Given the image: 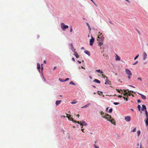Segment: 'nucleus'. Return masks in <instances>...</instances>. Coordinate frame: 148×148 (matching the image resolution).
I'll list each match as a JSON object with an SVG mask.
<instances>
[{
	"label": "nucleus",
	"mask_w": 148,
	"mask_h": 148,
	"mask_svg": "<svg viewBox=\"0 0 148 148\" xmlns=\"http://www.w3.org/2000/svg\"><path fill=\"white\" fill-rule=\"evenodd\" d=\"M147 108L146 106L144 104L142 105L141 110L144 111L145 110V113L146 116V118L145 119V121L146 126H148V112L147 110ZM148 129V127H147Z\"/></svg>",
	"instance_id": "1"
},
{
	"label": "nucleus",
	"mask_w": 148,
	"mask_h": 148,
	"mask_svg": "<svg viewBox=\"0 0 148 148\" xmlns=\"http://www.w3.org/2000/svg\"><path fill=\"white\" fill-rule=\"evenodd\" d=\"M71 115H69V116H66V117L68 118V119L70 121H71L73 123H79L82 126H86L87 125V124L84 121H82V122L80 123H79V121L74 120L71 117Z\"/></svg>",
	"instance_id": "2"
},
{
	"label": "nucleus",
	"mask_w": 148,
	"mask_h": 148,
	"mask_svg": "<svg viewBox=\"0 0 148 148\" xmlns=\"http://www.w3.org/2000/svg\"><path fill=\"white\" fill-rule=\"evenodd\" d=\"M61 27L63 31H65L66 29L68 28L69 26L67 25H65L64 23H61Z\"/></svg>",
	"instance_id": "3"
},
{
	"label": "nucleus",
	"mask_w": 148,
	"mask_h": 148,
	"mask_svg": "<svg viewBox=\"0 0 148 148\" xmlns=\"http://www.w3.org/2000/svg\"><path fill=\"white\" fill-rule=\"evenodd\" d=\"M102 117L107 119V120L108 121H110L112 123H112L110 119H109V118L110 119H111V116L109 114H105V116H102Z\"/></svg>",
	"instance_id": "4"
},
{
	"label": "nucleus",
	"mask_w": 148,
	"mask_h": 148,
	"mask_svg": "<svg viewBox=\"0 0 148 148\" xmlns=\"http://www.w3.org/2000/svg\"><path fill=\"white\" fill-rule=\"evenodd\" d=\"M125 71L126 74L129 76H131L132 75V73L131 71L128 69H126Z\"/></svg>",
	"instance_id": "5"
},
{
	"label": "nucleus",
	"mask_w": 148,
	"mask_h": 148,
	"mask_svg": "<svg viewBox=\"0 0 148 148\" xmlns=\"http://www.w3.org/2000/svg\"><path fill=\"white\" fill-rule=\"evenodd\" d=\"M91 39L90 40V45L92 46L95 41V39L92 36H91Z\"/></svg>",
	"instance_id": "6"
},
{
	"label": "nucleus",
	"mask_w": 148,
	"mask_h": 148,
	"mask_svg": "<svg viewBox=\"0 0 148 148\" xmlns=\"http://www.w3.org/2000/svg\"><path fill=\"white\" fill-rule=\"evenodd\" d=\"M131 119V117L129 116H125V120L127 122H129L130 121Z\"/></svg>",
	"instance_id": "7"
},
{
	"label": "nucleus",
	"mask_w": 148,
	"mask_h": 148,
	"mask_svg": "<svg viewBox=\"0 0 148 148\" xmlns=\"http://www.w3.org/2000/svg\"><path fill=\"white\" fill-rule=\"evenodd\" d=\"M116 90L117 92L120 93V94H123V95L125 96H126L127 95V92L125 93H123V92L122 90H121V91H122L121 92V91L119 89H116Z\"/></svg>",
	"instance_id": "8"
},
{
	"label": "nucleus",
	"mask_w": 148,
	"mask_h": 148,
	"mask_svg": "<svg viewBox=\"0 0 148 148\" xmlns=\"http://www.w3.org/2000/svg\"><path fill=\"white\" fill-rule=\"evenodd\" d=\"M69 45L71 47V49L73 52H75V49L74 48L73 45L72 43L69 44Z\"/></svg>",
	"instance_id": "9"
},
{
	"label": "nucleus",
	"mask_w": 148,
	"mask_h": 148,
	"mask_svg": "<svg viewBox=\"0 0 148 148\" xmlns=\"http://www.w3.org/2000/svg\"><path fill=\"white\" fill-rule=\"evenodd\" d=\"M137 93L138 94V95H139L141 96L142 98L143 99L145 100L146 99V97L145 95H143V94H142L140 93L139 92H137Z\"/></svg>",
	"instance_id": "10"
},
{
	"label": "nucleus",
	"mask_w": 148,
	"mask_h": 148,
	"mask_svg": "<svg viewBox=\"0 0 148 148\" xmlns=\"http://www.w3.org/2000/svg\"><path fill=\"white\" fill-rule=\"evenodd\" d=\"M99 41L103 42L104 40V37L103 35L101 36L100 37H99Z\"/></svg>",
	"instance_id": "11"
},
{
	"label": "nucleus",
	"mask_w": 148,
	"mask_h": 148,
	"mask_svg": "<svg viewBox=\"0 0 148 148\" xmlns=\"http://www.w3.org/2000/svg\"><path fill=\"white\" fill-rule=\"evenodd\" d=\"M84 52L85 54L87 55L88 56H90V53L89 51L85 50L84 51Z\"/></svg>",
	"instance_id": "12"
},
{
	"label": "nucleus",
	"mask_w": 148,
	"mask_h": 148,
	"mask_svg": "<svg viewBox=\"0 0 148 148\" xmlns=\"http://www.w3.org/2000/svg\"><path fill=\"white\" fill-rule=\"evenodd\" d=\"M37 69L39 72L40 73V64L39 63L37 64Z\"/></svg>",
	"instance_id": "13"
},
{
	"label": "nucleus",
	"mask_w": 148,
	"mask_h": 148,
	"mask_svg": "<svg viewBox=\"0 0 148 148\" xmlns=\"http://www.w3.org/2000/svg\"><path fill=\"white\" fill-rule=\"evenodd\" d=\"M147 56V53L145 52H144L143 54V58L144 60H145Z\"/></svg>",
	"instance_id": "14"
},
{
	"label": "nucleus",
	"mask_w": 148,
	"mask_h": 148,
	"mask_svg": "<svg viewBox=\"0 0 148 148\" xmlns=\"http://www.w3.org/2000/svg\"><path fill=\"white\" fill-rule=\"evenodd\" d=\"M61 101H62L61 100L56 101V106H58L60 104Z\"/></svg>",
	"instance_id": "15"
},
{
	"label": "nucleus",
	"mask_w": 148,
	"mask_h": 148,
	"mask_svg": "<svg viewBox=\"0 0 148 148\" xmlns=\"http://www.w3.org/2000/svg\"><path fill=\"white\" fill-rule=\"evenodd\" d=\"M106 82L105 83V84H110V82H109V80L108 79V78L107 77H106Z\"/></svg>",
	"instance_id": "16"
},
{
	"label": "nucleus",
	"mask_w": 148,
	"mask_h": 148,
	"mask_svg": "<svg viewBox=\"0 0 148 148\" xmlns=\"http://www.w3.org/2000/svg\"><path fill=\"white\" fill-rule=\"evenodd\" d=\"M94 82H95V83H98V84H100V81L97 79H95L93 81Z\"/></svg>",
	"instance_id": "17"
},
{
	"label": "nucleus",
	"mask_w": 148,
	"mask_h": 148,
	"mask_svg": "<svg viewBox=\"0 0 148 148\" xmlns=\"http://www.w3.org/2000/svg\"><path fill=\"white\" fill-rule=\"evenodd\" d=\"M96 71L99 73H100L101 74L103 73V72L100 69L99 70H96Z\"/></svg>",
	"instance_id": "18"
},
{
	"label": "nucleus",
	"mask_w": 148,
	"mask_h": 148,
	"mask_svg": "<svg viewBox=\"0 0 148 148\" xmlns=\"http://www.w3.org/2000/svg\"><path fill=\"white\" fill-rule=\"evenodd\" d=\"M86 24L87 26L88 27L89 30L90 31L91 30V28L90 27V26L89 24V23H86Z\"/></svg>",
	"instance_id": "19"
},
{
	"label": "nucleus",
	"mask_w": 148,
	"mask_h": 148,
	"mask_svg": "<svg viewBox=\"0 0 148 148\" xmlns=\"http://www.w3.org/2000/svg\"><path fill=\"white\" fill-rule=\"evenodd\" d=\"M103 44V42L102 41H99L98 42V45L99 46H101Z\"/></svg>",
	"instance_id": "20"
},
{
	"label": "nucleus",
	"mask_w": 148,
	"mask_h": 148,
	"mask_svg": "<svg viewBox=\"0 0 148 148\" xmlns=\"http://www.w3.org/2000/svg\"><path fill=\"white\" fill-rule=\"evenodd\" d=\"M120 57H119V56H118L117 55L116 57L115 58V60L116 61H119L120 60Z\"/></svg>",
	"instance_id": "21"
},
{
	"label": "nucleus",
	"mask_w": 148,
	"mask_h": 148,
	"mask_svg": "<svg viewBox=\"0 0 148 148\" xmlns=\"http://www.w3.org/2000/svg\"><path fill=\"white\" fill-rule=\"evenodd\" d=\"M75 53L74 55L77 58H78L79 57V55L77 54V53L75 51V52H74Z\"/></svg>",
	"instance_id": "22"
},
{
	"label": "nucleus",
	"mask_w": 148,
	"mask_h": 148,
	"mask_svg": "<svg viewBox=\"0 0 148 148\" xmlns=\"http://www.w3.org/2000/svg\"><path fill=\"white\" fill-rule=\"evenodd\" d=\"M69 84L72 85H75V84L74 83L73 81H71L69 83Z\"/></svg>",
	"instance_id": "23"
},
{
	"label": "nucleus",
	"mask_w": 148,
	"mask_h": 148,
	"mask_svg": "<svg viewBox=\"0 0 148 148\" xmlns=\"http://www.w3.org/2000/svg\"><path fill=\"white\" fill-rule=\"evenodd\" d=\"M59 80L60 82H64V79H62V78H59V79H58Z\"/></svg>",
	"instance_id": "24"
},
{
	"label": "nucleus",
	"mask_w": 148,
	"mask_h": 148,
	"mask_svg": "<svg viewBox=\"0 0 148 148\" xmlns=\"http://www.w3.org/2000/svg\"><path fill=\"white\" fill-rule=\"evenodd\" d=\"M126 90H124V91L125 92ZM127 90V91H129V92H132V93H135V92H134V91H132V90H129L128 89H127V90Z\"/></svg>",
	"instance_id": "25"
},
{
	"label": "nucleus",
	"mask_w": 148,
	"mask_h": 148,
	"mask_svg": "<svg viewBox=\"0 0 148 148\" xmlns=\"http://www.w3.org/2000/svg\"><path fill=\"white\" fill-rule=\"evenodd\" d=\"M91 104L90 103H88L86 104L85 106V107H86V108L88 107V106L90 105Z\"/></svg>",
	"instance_id": "26"
},
{
	"label": "nucleus",
	"mask_w": 148,
	"mask_h": 148,
	"mask_svg": "<svg viewBox=\"0 0 148 148\" xmlns=\"http://www.w3.org/2000/svg\"><path fill=\"white\" fill-rule=\"evenodd\" d=\"M137 108L140 111V110L141 108V106L140 105H138L137 106Z\"/></svg>",
	"instance_id": "27"
},
{
	"label": "nucleus",
	"mask_w": 148,
	"mask_h": 148,
	"mask_svg": "<svg viewBox=\"0 0 148 148\" xmlns=\"http://www.w3.org/2000/svg\"><path fill=\"white\" fill-rule=\"evenodd\" d=\"M77 101H76V100L74 101H73L71 103L72 104H75L77 103Z\"/></svg>",
	"instance_id": "28"
},
{
	"label": "nucleus",
	"mask_w": 148,
	"mask_h": 148,
	"mask_svg": "<svg viewBox=\"0 0 148 148\" xmlns=\"http://www.w3.org/2000/svg\"><path fill=\"white\" fill-rule=\"evenodd\" d=\"M140 133H141V132H140V130H138L137 131V135L138 136H139L140 135Z\"/></svg>",
	"instance_id": "29"
},
{
	"label": "nucleus",
	"mask_w": 148,
	"mask_h": 148,
	"mask_svg": "<svg viewBox=\"0 0 148 148\" xmlns=\"http://www.w3.org/2000/svg\"><path fill=\"white\" fill-rule=\"evenodd\" d=\"M112 108H110L109 110V112L110 113H111L112 112Z\"/></svg>",
	"instance_id": "30"
},
{
	"label": "nucleus",
	"mask_w": 148,
	"mask_h": 148,
	"mask_svg": "<svg viewBox=\"0 0 148 148\" xmlns=\"http://www.w3.org/2000/svg\"><path fill=\"white\" fill-rule=\"evenodd\" d=\"M139 56V54H138V55H137V56H136L134 58V60H136V59H137L138 57Z\"/></svg>",
	"instance_id": "31"
},
{
	"label": "nucleus",
	"mask_w": 148,
	"mask_h": 148,
	"mask_svg": "<svg viewBox=\"0 0 148 148\" xmlns=\"http://www.w3.org/2000/svg\"><path fill=\"white\" fill-rule=\"evenodd\" d=\"M136 127H135V128H134L133 130H132V131H131V132H136Z\"/></svg>",
	"instance_id": "32"
},
{
	"label": "nucleus",
	"mask_w": 148,
	"mask_h": 148,
	"mask_svg": "<svg viewBox=\"0 0 148 148\" xmlns=\"http://www.w3.org/2000/svg\"><path fill=\"white\" fill-rule=\"evenodd\" d=\"M123 97V99L125 100L126 101H128V98H127L125 97Z\"/></svg>",
	"instance_id": "33"
},
{
	"label": "nucleus",
	"mask_w": 148,
	"mask_h": 148,
	"mask_svg": "<svg viewBox=\"0 0 148 148\" xmlns=\"http://www.w3.org/2000/svg\"><path fill=\"white\" fill-rule=\"evenodd\" d=\"M42 79L44 81V82H46V80L45 79L44 76L42 74Z\"/></svg>",
	"instance_id": "34"
},
{
	"label": "nucleus",
	"mask_w": 148,
	"mask_h": 148,
	"mask_svg": "<svg viewBox=\"0 0 148 148\" xmlns=\"http://www.w3.org/2000/svg\"><path fill=\"white\" fill-rule=\"evenodd\" d=\"M113 104L114 105H118L119 104V102H114Z\"/></svg>",
	"instance_id": "35"
},
{
	"label": "nucleus",
	"mask_w": 148,
	"mask_h": 148,
	"mask_svg": "<svg viewBox=\"0 0 148 148\" xmlns=\"http://www.w3.org/2000/svg\"><path fill=\"white\" fill-rule=\"evenodd\" d=\"M101 114L102 116V117L103 116H105V115H104V113L102 112H101Z\"/></svg>",
	"instance_id": "36"
},
{
	"label": "nucleus",
	"mask_w": 148,
	"mask_h": 148,
	"mask_svg": "<svg viewBox=\"0 0 148 148\" xmlns=\"http://www.w3.org/2000/svg\"><path fill=\"white\" fill-rule=\"evenodd\" d=\"M70 27L71 28L70 29V32H71L72 31H73L72 27L71 26H70Z\"/></svg>",
	"instance_id": "37"
},
{
	"label": "nucleus",
	"mask_w": 148,
	"mask_h": 148,
	"mask_svg": "<svg viewBox=\"0 0 148 148\" xmlns=\"http://www.w3.org/2000/svg\"><path fill=\"white\" fill-rule=\"evenodd\" d=\"M69 78L68 77V78H66V79H65L64 80V82H66V81H68V80H69Z\"/></svg>",
	"instance_id": "38"
},
{
	"label": "nucleus",
	"mask_w": 148,
	"mask_h": 148,
	"mask_svg": "<svg viewBox=\"0 0 148 148\" xmlns=\"http://www.w3.org/2000/svg\"><path fill=\"white\" fill-rule=\"evenodd\" d=\"M136 31H137V32H138V34H139V35H140V34L139 32V30L137 29H136Z\"/></svg>",
	"instance_id": "39"
},
{
	"label": "nucleus",
	"mask_w": 148,
	"mask_h": 148,
	"mask_svg": "<svg viewBox=\"0 0 148 148\" xmlns=\"http://www.w3.org/2000/svg\"><path fill=\"white\" fill-rule=\"evenodd\" d=\"M138 63V61H136L134 63H133V65H135L136 64H137V63Z\"/></svg>",
	"instance_id": "40"
},
{
	"label": "nucleus",
	"mask_w": 148,
	"mask_h": 148,
	"mask_svg": "<svg viewBox=\"0 0 148 148\" xmlns=\"http://www.w3.org/2000/svg\"><path fill=\"white\" fill-rule=\"evenodd\" d=\"M137 101L138 103H140L141 102V101L140 99H138Z\"/></svg>",
	"instance_id": "41"
},
{
	"label": "nucleus",
	"mask_w": 148,
	"mask_h": 148,
	"mask_svg": "<svg viewBox=\"0 0 148 148\" xmlns=\"http://www.w3.org/2000/svg\"><path fill=\"white\" fill-rule=\"evenodd\" d=\"M129 86H130L132 87L133 88H135V87L134 86H133L132 85H129Z\"/></svg>",
	"instance_id": "42"
},
{
	"label": "nucleus",
	"mask_w": 148,
	"mask_h": 148,
	"mask_svg": "<svg viewBox=\"0 0 148 148\" xmlns=\"http://www.w3.org/2000/svg\"><path fill=\"white\" fill-rule=\"evenodd\" d=\"M94 147H95V148H99V147H97V146H96L95 145H94Z\"/></svg>",
	"instance_id": "43"
},
{
	"label": "nucleus",
	"mask_w": 148,
	"mask_h": 148,
	"mask_svg": "<svg viewBox=\"0 0 148 148\" xmlns=\"http://www.w3.org/2000/svg\"><path fill=\"white\" fill-rule=\"evenodd\" d=\"M43 65V64H41V66H42V67H41V70L42 71L43 69V67L42 66V65Z\"/></svg>",
	"instance_id": "44"
},
{
	"label": "nucleus",
	"mask_w": 148,
	"mask_h": 148,
	"mask_svg": "<svg viewBox=\"0 0 148 148\" xmlns=\"http://www.w3.org/2000/svg\"><path fill=\"white\" fill-rule=\"evenodd\" d=\"M72 60L73 61H75V59L74 58H72Z\"/></svg>",
	"instance_id": "45"
},
{
	"label": "nucleus",
	"mask_w": 148,
	"mask_h": 148,
	"mask_svg": "<svg viewBox=\"0 0 148 148\" xmlns=\"http://www.w3.org/2000/svg\"><path fill=\"white\" fill-rule=\"evenodd\" d=\"M77 61L79 64H81V61L77 60Z\"/></svg>",
	"instance_id": "46"
},
{
	"label": "nucleus",
	"mask_w": 148,
	"mask_h": 148,
	"mask_svg": "<svg viewBox=\"0 0 148 148\" xmlns=\"http://www.w3.org/2000/svg\"><path fill=\"white\" fill-rule=\"evenodd\" d=\"M81 49L82 50H84L85 49L83 47H82L81 48Z\"/></svg>",
	"instance_id": "47"
},
{
	"label": "nucleus",
	"mask_w": 148,
	"mask_h": 148,
	"mask_svg": "<svg viewBox=\"0 0 148 148\" xmlns=\"http://www.w3.org/2000/svg\"><path fill=\"white\" fill-rule=\"evenodd\" d=\"M109 22L110 23V24H112V21H109Z\"/></svg>",
	"instance_id": "48"
},
{
	"label": "nucleus",
	"mask_w": 148,
	"mask_h": 148,
	"mask_svg": "<svg viewBox=\"0 0 148 148\" xmlns=\"http://www.w3.org/2000/svg\"><path fill=\"white\" fill-rule=\"evenodd\" d=\"M140 148H142L141 144V143H140Z\"/></svg>",
	"instance_id": "49"
},
{
	"label": "nucleus",
	"mask_w": 148,
	"mask_h": 148,
	"mask_svg": "<svg viewBox=\"0 0 148 148\" xmlns=\"http://www.w3.org/2000/svg\"><path fill=\"white\" fill-rule=\"evenodd\" d=\"M56 66H54V68H53V70H55L56 69Z\"/></svg>",
	"instance_id": "50"
},
{
	"label": "nucleus",
	"mask_w": 148,
	"mask_h": 148,
	"mask_svg": "<svg viewBox=\"0 0 148 148\" xmlns=\"http://www.w3.org/2000/svg\"><path fill=\"white\" fill-rule=\"evenodd\" d=\"M95 5H96L95 4V3H94V1H93V0H90Z\"/></svg>",
	"instance_id": "51"
},
{
	"label": "nucleus",
	"mask_w": 148,
	"mask_h": 148,
	"mask_svg": "<svg viewBox=\"0 0 148 148\" xmlns=\"http://www.w3.org/2000/svg\"><path fill=\"white\" fill-rule=\"evenodd\" d=\"M79 114H77L76 115V116L78 118L79 117Z\"/></svg>",
	"instance_id": "52"
},
{
	"label": "nucleus",
	"mask_w": 148,
	"mask_h": 148,
	"mask_svg": "<svg viewBox=\"0 0 148 148\" xmlns=\"http://www.w3.org/2000/svg\"><path fill=\"white\" fill-rule=\"evenodd\" d=\"M44 63H45V64H46V60H44Z\"/></svg>",
	"instance_id": "53"
},
{
	"label": "nucleus",
	"mask_w": 148,
	"mask_h": 148,
	"mask_svg": "<svg viewBox=\"0 0 148 148\" xmlns=\"http://www.w3.org/2000/svg\"><path fill=\"white\" fill-rule=\"evenodd\" d=\"M138 79H139V80H141V78H140V77H138Z\"/></svg>",
	"instance_id": "54"
},
{
	"label": "nucleus",
	"mask_w": 148,
	"mask_h": 148,
	"mask_svg": "<svg viewBox=\"0 0 148 148\" xmlns=\"http://www.w3.org/2000/svg\"><path fill=\"white\" fill-rule=\"evenodd\" d=\"M130 78H131V77H130V76H128V78L129 79H130Z\"/></svg>",
	"instance_id": "55"
},
{
	"label": "nucleus",
	"mask_w": 148,
	"mask_h": 148,
	"mask_svg": "<svg viewBox=\"0 0 148 148\" xmlns=\"http://www.w3.org/2000/svg\"><path fill=\"white\" fill-rule=\"evenodd\" d=\"M130 110L131 111H134V110L133 109H131Z\"/></svg>",
	"instance_id": "56"
},
{
	"label": "nucleus",
	"mask_w": 148,
	"mask_h": 148,
	"mask_svg": "<svg viewBox=\"0 0 148 148\" xmlns=\"http://www.w3.org/2000/svg\"><path fill=\"white\" fill-rule=\"evenodd\" d=\"M82 108H86V107H85V106H82L81 107Z\"/></svg>",
	"instance_id": "57"
},
{
	"label": "nucleus",
	"mask_w": 148,
	"mask_h": 148,
	"mask_svg": "<svg viewBox=\"0 0 148 148\" xmlns=\"http://www.w3.org/2000/svg\"><path fill=\"white\" fill-rule=\"evenodd\" d=\"M126 1H127L128 2H130V1L129 0H125Z\"/></svg>",
	"instance_id": "58"
},
{
	"label": "nucleus",
	"mask_w": 148,
	"mask_h": 148,
	"mask_svg": "<svg viewBox=\"0 0 148 148\" xmlns=\"http://www.w3.org/2000/svg\"><path fill=\"white\" fill-rule=\"evenodd\" d=\"M92 86H93L94 88H96V86H95L92 85Z\"/></svg>",
	"instance_id": "59"
},
{
	"label": "nucleus",
	"mask_w": 148,
	"mask_h": 148,
	"mask_svg": "<svg viewBox=\"0 0 148 148\" xmlns=\"http://www.w3.org/2000/svg\"><path fill=\"white\" fill-rule=\"evenodd\" d=\"M84 130V129H81V130L83 132H84V131H83Z\"/></svg>",
	"instance_id": "60"
},
{
	"label": "nucleus",
	"mask_w": 148,
	"mask_h": 148,
	"mask_svg": "<svg viewBox=\"0 0 148 148\" xmlns=\"http://www.w3.org/2000/svg\"><path fill=\"white\" fill-rule=\"evenodd\" d=\"M109 108L108 107H107L106 108V110H108V109Z\"/></svg>",
	"instance_id": "61"
},
{
	"label": "nucleus",
	"mask_w": 148,
	"mask_h": 148,
	"mask_svg": "<svg viewBox=\"0 0 148 148\" xmlns=\"http://www.w3.org/2000/svg\"><path fill=\"white\" fill-rule=\"evenodd\" d=\"M81 68L82 69H85V68L84 67H83L82 66Z\"/></svg>",
	"instance_id": "62"
},
{
	"label": "nucleus",
	"mask_w": 148,
	"mask_h": 148,
	"mask_svg": "<svg viewBox=\"0 0 148 148\" xmlns=\"http://www.w3.org/2000/svg\"><path fill=\"white\" fill-rule=\"evenodd\" d=\"M119 97H122V96L120 95V96H119Z\"/></svg>",
	"instance_id": "63"
},
{
	"label": "nucleus",
	"mask_w": 148,
	"mask_h": 148,
	"mask_svg": "<svg viewBox=\"0 0 148 148\" xmlns=\"http://www.w3.org/2000/svg\"><path fill=\"white\" fill-rule=\"evenodd\" d=\"M39 37V35H37V38H38Z\"/></svg>",
	"instance_id": "64"
}]
</instances>
